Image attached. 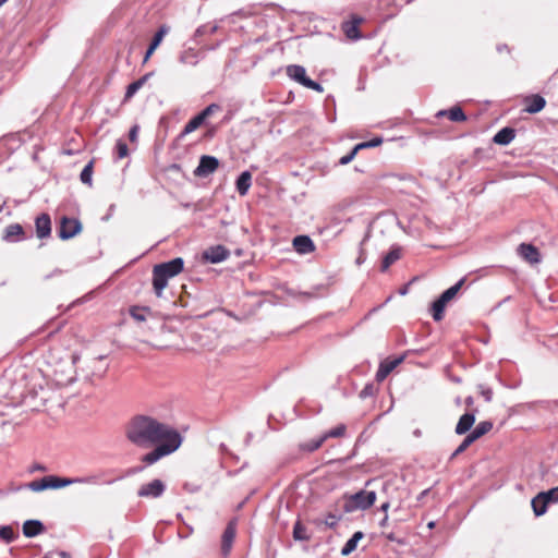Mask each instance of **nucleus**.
<instances>
[{"instance_id": "bf43d9fd", "label": "nucleus", "mask_w": 558, "mask_h": 558, "mask_svg": "<svg viewBox=\"0 0 558 558\" xmlns=\"http://www.w3.org/2000/svg\"><path fill=\"white\" fill-rule=\"evenodd\" d=\"M167 329V326L165 324L161 325V330H166Z\"/></svg>"}, {"instance_id": "6e6d98bb", "label": "nucleus", "mask_w": 558, "mask_h": 558, "mask_svg": "<svg viewBox=\"0 0 558 558\" xmlns=\"http://www.w3.org/2000/svg\"><path fill=\"white\" fill-rule=\"evenodd\" d=\"M429 529H433L435 526V522H429L428 525H427Z\"/></svg>"}, {"instance_id": "c03bdc74", "label": "nucleus", "mask_w": 558, "mask_h": 558, "mask_svg": "<svg viewBox=\"0 0 558 558\" xmlns=\"http://www.w3.org/2000/svg\"><path fill=\"white\" fill-rule=\"evenodd\" d=\"M354 157H355V154H354V151L351 150L349 154H347L340 158L339 163L348 165L354 159Z\"/></svg>"}, {"instance_id": "20e7f679", "label": "nucleus", "mask_w": 558, "mask_h": 558, "mask_svg": "<svg viewBox=\"0 0 558 558\" xmlns=\"http://www.w3.org/2000/svg\"><path fill=\"white\" fill-rule=\"evenodd\" d=\"M376 500V493L374 490H360L351 495L345 504L344 509L347 512H352L357 509L365 510L374 505Z\"/></svg>"}, {"instance_id": "412c9836", "label": "nucleus", "mask_w": 558, "mask_h": 558, "mask_svg": "<svg viewBox=\"0 0 558 558\" xmlns=\"http://www.w3.org/2000/svg\"><path fill=\"white\" fill-rule=\"evenodd\" d=\"M251 184H252V174L248 171H244L239 175V178L235 182L236 191L239 192L240 195L244 196L247 194V192L251 187Z\"/></svg>"}, {"instance_id": "e433bc0d", "label": "nucleus", "mask_w": 558, "mask_h": 558, "mask_svg": "<svg viewBox=\"0 0 558 558\" xmlns=\"http://www.w3.org/2000/svg\"><path fill=\"white\" fill-rule=\"evenodd\" d=\"M167 33H168V27L161 26L154 35V38H153L149 47H151L153 49H157Z\"/></svg>"}, {"instance_id": "0eeeda50", "label": "nucleus", "mask_w": 558, "mask_h": 558, "mask_svg": "<svg viewBox=\"0 0 558 558\" xmlns=\"http://www.w3.org/2000/svg\"><path fill=\"white\" fill-rule=\"evenodd\" d=\"M219 166V160L214 156L204 155L199 159L198 166L194 170V174L199 178L208 177L214 173Z\"/></svg>"}, {"instance_id": "37998d69", "label": "nucleus", "mask_w": 558, "mask_h": 558, "mask_svg": "<svg viewBox=\"0 0 558 558\" xmlns=\"http://www.w3.org/2000/svg\"><path fill=\"white\" fill-rule=\"evenodd\" d=\"M220 107L217 104H211L207 106L199 114L203 117L204 120H206L209 116L218 111Z\"/></svg>"}, {"instance_id": "2f4dec72", "label": "nucleus", "mask_w": 558, "mask_h": 558, "mask_svg": "<svg viewBox=\"0 0 558 558\" xmlns=\"http://www.w3.org/2000/svg\"><path fill=\"white\" fill-rule=\"evenodd\" d=\"M203 117L198 113L194 118H192L184 126L182 135L190 134L197 130L204 123Z\"/></svg>"}, {"instance_id": "f3484780", "label": "nucleus", "mask_w": 558, "mask_h": 558, "mask_svg": "<svg viewBox=\"0 0 558 558\" xmlns=\"http://www.w3.org/2000/svg\"><path fill=\"white\" fill-rule=\"evenodd\" d=\"M44 531L45 526L39 520H27L23 524V534L26 537H35Z\"/></svg>"}, {"instance_id": "09e8293b", "label": "nucleus", "mask_w": 558, "mask_h": 558, "mask_svg": "<svg viewBox=\"0 0 558 558\" xmlns=\"http://www.w3.org/2000/svg\"><path fill=\"white\" fill-rule=\"evenodd\" d=\"M363 148H368V146H367V143H366V142H363V143L357 144V145L352 149V151H354V154L356 155V154H357V151H359L360 149H363Z\"/></svg>"}, {"instance_id": "b1692460", "label": "nucleus", "mask_w": 558, "mask_h": 558, "mask_svg": "<svg viewBox=\"0 0 558 558\" xmlns=\"http://www.w3.org/2000/svg\"><path fill=\"white\" fill-rule=\"evenodd\" d=\"M363 536L364 534L361 531L355 532L342 547L341 555L349 556L351 553H353L357 547V543L363 538Z\"/></svg>"}, {"instance_id": "9b49d317", "label": "nucleus", "mask_w": 558, "mask_h": 558, "mask_svg": "<svg viewBox=\"0 0 558 558\" xmlns=\"http://www.w3.org/2000/svg\"><path fill=\"white\" fill-rule=\"evenodd\" d=\"M404 360V356H399L392 360H386L380 363L379 368L376 373L377 380H384L399 364Z\"/></svg>"}, {"instance_id": "cd10ccee", "label": "nucleus", "mask_w": 558, "mask_h": 558, "mask_svg": "<svg viewBox=\"0 0 558 558\" xmlns=\"http://www.w3.org/2000/svg\"><path fill=\"white\" fill-rule=\"evenodd\" d=\"M179 60L183 64L195 65L198 62L197 53L194 49L189 48L181 52Z\"/></svg>"}, {"instance_id": "aec40b11", "label": "nucleus", "mask_w": 558, "mask_h": 558, "mask_svg": "<svg viewBox=\"0 0 558 558\" xmlns=\"http://www.w3.org/2000/svg\"><path fill=\"white\" fill-rule=\"evenodd\" d=\"M475 422V415L472 413H465L460 418L456 426V433L458 435H463L471 429Z\"/></svg>"}, {"instance_id": "de8ad7c7", "label": "nucleus", "mask_w": 558, "mask_h": 558, "mask_svg": "<svg viewBox=\"0 0 558 558\" xmlns=\"http://www.w3.org/2000/svg\"><path fill=\"white\" fill-rule=\"evenodd\" d=\"M381 142H383V140L380 137H376L366 143H367L368 147H376V146H379L381 144Z\"/></svg>"}, {"instance_id": "4468645a", "label": "nucleus", "mask_w": 558, "mask_h": 558, "mask_svg": "<svg viewBox=\"0 0 558 558\" xmlns=\"http://www.w3.org/2000/svg\"><path fill=\"white\" fill-rule=\"evenodd\" d=\"M519 255L531 264L539 262V253L537 248L532 244L522 243L518 247Z\"/></svg>"}, {"instance_id": "9d476101", "label": "nucleus", "mask_w": 558, "mask_h": 558, "mask_svg": "<svg viewBox=\"0 0 558 558\" xmlns=\"http://www.w3.org/2000/svg\"><path fill=\"white\" fill-rule=\"evenodd\" d=\"M235 533H236V523H235V521H230L222 534L221 549H222V554L225 556H227L231 550L232 543L235 538Z\"/></svg>"}, {"instance_id": "c9c22d12", "label": "nucleus", "mask_w": 558, "mask_h": 558, "mask_svg": "<svg viewBox=\"0 0 558 558\" xmlns=\"http://www.w3.org/2000/svg\"><path fill=\"white\" fill-rule=\"evenodd\" d=\"M16 534L14 533L12 526L4 525L0 526V538L3 539L5 543H11L15 539Z\"/></svg>"}, {"instance_id": "ddd939ff", "label": "nucleus", "mask_w": 558, "mask_h": 558, "mask_svg": "<svg viewBox=\"0 0 558 558\" xmlns=\"http://www.w3.org/2000/svg\"><path fill=\"white\" fill-rule=\"evenodd\" d=\"M36 234L39 239H44L50 235L51 232V220L49 215L41 214L36 218Z\"/></svg>"}, {"instance_id": "4be33fe9", "label": "nucleus", "mask_w": 558, "mask_h": 558, "mask_svg": "<svg viewBox=\"0 0 558 558\" xmlns=\"http://www.w3.org/2000/svg\"><path fill=\"white\" fill-rule=\"evenodd\" d=\"M402 250L399 246H392L381 263V270L386 271L393 263L401 257Z\"/></svg>"}, {"instance_id": "473e14b6", "label": "nucleus", "mask_w": 558, "mask_h": 558, "mask_svg": "<svg viewBox=\"0 0 558 558\" xmlns=\"http://www.w3.org/2000/svg\"><path fill=\"white\" fill-rule=\"evenodd\" d=\"M293 538L295 541H308L310 535L307 534L306 527L301 523V521H296L293 526Z\"/></svg>"}, {"instance_id": "f03ea898", "label": "nucleus", "mask_w": 558, "mask_h": 558, "mask_svg": "<svg viewBox=\"0 0 558 558\" xmlns=\"http://www.w3.org/2000/svg\"><path fill=\"white\" fill-rule=\"evenodd\" d=\"M184 267L181 257L173 258L167 263L157 264L153 268V288L158 298L162 296L168 280L179 275Z\"/></svg>"}, {"instance_id": "680f3d73", "label": "nucleus", "mask_w": 558, "mask_h": 558, "mask_svg": "<svg viewBox=\"0 0 558 558\" xmlns=\"http://www.w3.org/2000/svg\"><path fill=\"white\" fill-rule=\"evenodd\" d=\"M426 494H427V490H424V492L421 494V496H422V497H425V495H426Z\"/></svg>"}, {"instance_id": "e2e57ef3", "label": "nucleus", "mask_w": 558, "mask_h": 558, "mask_svg": "<svg viewBox=\"0 0 558 558\" xmlns=\"http://www.w3.org/2000/svg\"><path fill=\"white\" fill-rule=\"evenodd\" d=\"M43 558H49V557H48V556H45V557H43Z\"/></svg>"}, {"instance_id": "f8f14e48", "label": "nucleus", "mask_w": 558, "mask_h": 558, "mask_svg": "<svg viewBox=\"0 0 558 558\" xmlns=\"http://www.w3.org/2000/svg\"><path fill=\"white\" fill-rule=\"evenodd\" d=\"M294 250L302 255L314 252L315 244L308 235H298L293 239Z\"/></svg>"}, {"instance_id": "f704fd0d", "label": "nucleus", "mask_w": 558, "mask_h": 558, "mask_svg": "<svg viewBox=\"0 0 558 558\" xmlns=\"http://www.w3.org/2000/svg\"><path fill=\"white\" fill-rule=\"evenodd\" d=\"M93 161H89L82 170L80 179L84 184L92 185Z\"/></svg>"}, {"instance_id": "c85d7f7f", "label": "nucleus", "mask_w": 558, "mask_h": 558, "mask_svg": "<svg viewBox=\"0 0 558 558\" xmlns=\"http://www.w3.org/2000/svg\"><path fill=\"white\" fill-rule=\"evenodd\" d=\"M447 303L441 299V298H438L433 304H432V315H433V318L436 320V322H439L444 317V311H445V307H446Z\"/></svg>"}, {"instance_id": "dca6fc26", "label": "nucleus", "mask_w": 558, "mask_h": 558, "mask_svg": "<svg viewBox=\"0 0 558 558\" xmlns=\"http://www.w3.org/2000/svg\"><path fill=\"white\" fill-rule=\"evenodd\" d=\"M525 102L527 105H526L524 111L527 113H537V112L542 111L546 105L545 98L539 95H533L531 97H527L525 99Z\"/></svg>"}, {"instance_id": "4c0bfd02", "label": "nucleus", "mask_w": 558, "mask_h": 558, "mask_svg": "<svg viewBox=\"0 0 558 558\" xmlns=\"http://www.w3.org/2000/svg\"><path fill=\"white\" fill-rule=\"evenodd\" d=\"M345 429H347L345 425L340 424V425L336 426L335 428L325 433L323 436L325 437L326 440L328 438L342 437V436H344Z\"/></svg>"}, {"instance_id": "603ef678", "label": "nucleus", "mask_w": 558, "mask_h": 558, "mask_svg": "<svg viewBox=\"0 0 558 558\" xmlns=\"http://www.w3.org/2000/svg\"><path fill=\"white\" fill-rule=\"evenodd\" d=\"M58 555L60 556V558H70V554H68L65 551H60V553H58Z\"/></svg>"}, {"instance_id": "3c124183", "label": "nucleus", "mask_w": 558, "mask_h": 558, "mask_svg": "<svg viewBox=\"0 0 558 558\" xmlns=\"http://www.w3.org/2000/svg\"><path fill=\"white\" fill-rule=\"evenodd\" d=\"M155 50L156 49H153L151 47H148V49H147V51L145 53V57H144V62H146L150 58V56L154 53Z\"/></svg>"}, {"instance_id": "6ab92c4d", "label": "nucleus", "mask_w": 558, "mask_h": 558, "mask_svg": "<svg viewBox=\"0 0 558 558\" xmlns=\"http://www.w3.org/2000/svg\"><path fill=\"white\" fill-rule=\"evenodd\" d=\"M514 136L515 132L513 129L504 128L495 134L493 141L498 145H508L513 141Z\"/></svg>"}, {"instance_id": "79ce46f5", "label": "nucleus", "mask_w": 558, "mask_h": 558, "mask_svg": "<svg viewBox=\"0 0 558 558\" xmlns=\"http://www.w3.org/2000/svg\"><path fill=\"white\" fill-rule=\"evenodd\" d=\"M28 488L33 492H41V490H45L47 489V485H46V482H45V477L38 480V481H33L28 484Z\"/></svg>"}, {"instance_id": "f257e3e1", "label": "nucleus", "mask_w": 558, "mask_h": 558, "mask_svg": "<svg viewBox=\"0 0 558 558\" xmlns=\"http://www.w3.org/2000/svg\"><path fill=\"white\" fill-rule=\"evenodd\" d=\"M125 437L134 446L154 449L142 457V462L151 465L173 453L182 444L180 433L149 415H135L125 427Z\"/></svg>"}, {"instance_id": "423d86ee", "label": "nucleus", "mask_w": 558, "mask_h": 558, "mask_svg": "<svg viewBox=\"0 0 558 558\" xmlns=\"http://www.w3.org/2000/svg\"><path fill=\"white\" fill-rule=\"evenodd\" d=\"M82 230V225L77 219L63 217L59 228V236L62 240H69Z\"/></svg>"}, {"instance_id": "72a5a7b5", "label": "nucleus", "mask_w": 558, "mask_h": 558, "mask_svg": "<svg viewBox=\"0 0 558 558\" xmlns=\"http://www.w3.org/2000/svg\"><path fill=\"white\" fill-rule=\"evenodd\" d=\"M476 439L471 435L469 434L463 440L462 442L458 446V448L453 451V453L451 454L450 459H453L456 458L457 456H459L460 453H462L463 451L466 450V448L469 446H471Z\"/></svg>"}, {"instance_id": "5701e85b", "label": "nucleus", "mask_w": 558, "mask_h": 558, "mask_svg": "<svg viewBox=\"0 0 558 558\" xmlns=\"http://www.w3.org/2000/svg\"><path fill=\"white\" fill-rule=\"evenodd\" d=\"M150 76H151V73H148V74H145L144 76H142L141 78H138L137 81L131 83L126 87L124 100L131 99L143 87V85L147 82V80Z\"/></svg>"}, {"instance_id": "a211bd4d", "label": "nucleus", "mask_w": 558, "mask_h": 558, "mask_svg": "<svg viewBox=\"0 0 558 558\" xmlns=\"http://www.w3.org/2000/svg\"><path fill=\"white\" fill-rule=\"evenodd\" d=\"M437 117L447 116L453 122H463L466 120V116L459 106H453L448 110H440L436 114Z\"/></svg>"}, {"instance_id": "a18cd8bd", "label": "nucleus", "mask_w": 558, "mask_h": 558, "mask_svg": "<svg viewBox=\"0 0 558 558\" xmlns=\"http://www.w3.org/2000/svg\"><path fill=\"white\" fill-rule=\"evenodd\" d=\"M137 135H138V126L134 125L131 128V130L129 132L130 141L135 142L137 140Z\"/></svg>"}, {"instance_id": "39448f33", "label": "nucleus", "mask_w": 558, "mask_h": 558, "mask_svg": "<svg viewBox=\"0 0 558 558\" xmlns=\"http://www.w3.org/2000/svg\"><path fill=\"white\" fill-rule=\"evenodd\" d=\"M287 75L301 84L304 87L316 90L318 93H323L324 88L319 83L314 82L313 80L306 76V70L302 65L291 64L287 66Z\"/></svg>"}, {"instance_id": "58836bf2", "label": "nucleus", "mask_w": 558, "mask_h": 558, "mask_svg": "<svg viewBox=\"0 0 558 558\" xmlns=\"http://www.w3.org/2000/svg\"><path fill=\"white\" fill-rule=\"evenodd\" d=\"M117 159H123L129 155V148L124 141L118 140L116 144Z\"/></svg>"}, {"instance_id": "5fc2aeb1", "label": "nucleus", "mask_w": 558, "mask_h": 558, "mask_svg": "<svg viewBox=\"0 0 558 558\" xmlns=\"http://www.w3.org/2000/svg\"><path fill=\"white\" fill-rule=\"evenodd\" d=\"M154 347H155V348H157V349H166V348H168L169 345H154Z\"/></svg>"}, {"instance_id": "6e6552de", "label": "nucleus", "mask_w": 558, "mask_h": 558, "mask_svg": "<svg viewBox=\"0 0 558 558\" xmlns=\"http://www.w3.org/2000/svg\"><path fill=\"white\" fill-rule=\"evenodd\" d=\"M165 489L166 486L162 481L153 480L151 482L142 485L137 495L144 498H158L163 494Z\"/></svg>"}, {"instance_id": "2eb2a0df", "label": "nucleus", "mask_w": 558, "mask_h": 558, "mask_svg": "<svg viewBox=\"0 0 558 558\" xmlns=\"http://www.w3.org/2000/svg\"><path fill=\"white\" fill-rule=\"evenodd\" d=\"M24 230L19 223L9 225L3 234V240L7 242H19L23 239Z\"/></svg>"}, {"instance_id": "7ed1b4c3", "label": "nucleus", "mask_w": 558, "mask_h": 558, "mask_svg": "<svg viewBox=\"0 0 558 558\" xmlns=\"http://www.w3.org/2000/svg\"><path fill=\"white\" fill-rule=\"evenodd\" d=\"M47 485V489H58L72 484H98V475H88L82 477H59L54 475L44 476Z\"/></svg>"}, {"instance_id": "13d9d810", "label": "nucleus", "mask_w": 558, "mask_h": 558, "mask_svg": "<svg viewBox=\"0 0 558 558\" xmlns=\"http://www.w3.org/2000/svg\"><path fill=\"white\" fill-rule=\"evenodd\" d=\"M4 205H5V203H3L2 205H0V213H2Z\"/></svg>"}, {"instance_id": "ea45409f", "label": "nucleus", "mask_w": 558, "mask_h": 558, "mask_svg": "<svg viewBox=\"0 0 558 558\" xmlns=\"http://www.w3.org/2000/svg\"><path fill=\"white\" fill-rule=\"evenodd\" d=\"M542 497H545L549 504H558V486L546 492H542Z\"/></svg>"}, {"instance_id": "393cba45", "label": "nucleus", "mask_w": 558, "mask_h": 558, "mask_svg": "<svg viewBox=\"0 0 558 558\" xmlns=\"http://www.w3.org/2000/svg\"><path fill=\"white\" fill-rule=\"evenodd\" d=\"M549 505L548 500L545 497H542V492L538 493L532 499V508L536 517L543 515L547 511V506Z\"/></svg>"}, {"instance_id": "052dcab7", "label": "nucleus", "mask_w": 558, "mask_h": 558, "mask_svg": "<svg viewBox=\"0 0 558 558\" xmlns=\"http://www.w3.org/2000/svg\"><path fill=\"white\" fill-rule=\"evenodd\" d=\"M386 522H387V517L384 518L381 525L386 524Z\"/></svg>"}, {"instance_id": "a878e982", "label": "nucleus", "mask_w": 558, "mask_h": 558, "mask_svg": "<svg viewBox=\"0 0 558 558\" xmlns=\"http://www.w3.org/2000/svg\"><path fill=\"white\" fill-rule=\"evenodd\" d=\"M130 315L136 322H145L153 316V311L149 307L132 306L130 308Z\"/></svg>"}, {"instance_id": "c756f323", "label": "nucleus", "mask_w": 558, "mask_h": 558, "mask_svg": "<svg viewBox=\"0 0 558 558\" xmlns=\"http://www.w3.org/2000/svg\"><path fill=\"white\" fill-rule=\"evenodd\" d=\"M493 428V423L489 421L480 422L475 428L470 433L476 440L487 434Z\"/></svg>"}, {"instance_id": "a19ab883", "label": "nucleus", "mask_w": 558, "mask_h": 558, "mask_svg": "<svg viewBox=\"0 0 558 558\" xmlns=\"http://www.w3.org/2000/svg\"><path fill=\"white\" fill-rule=\"evenodd\" d=\"M326 441L325 437L324 436H320L319 438L317 439H313L311 441H308L304 448L308 451H314L316 449H318L324 442Z\"/></svg>"}, {"instance_id": "8fccbe9b", "label": "nucleus", "mask_w": 558, "mask_h": 558, "mask_svg": "<svg viewBox=\"0 0 558 558\" xmlns=\"http://www.w3.org/2000/svg\"><path fill=\"white\" fill-rule=\"evenodd\" d=\"M483 396H484L486 401H490L492 400V396H493V391L490 389H486V390L483 391Z\"/></svg>"}, {"instance_id": "bb28decb", "label": "nucleus", "mask_w": 558, "mask_h": 558, "mask_svg": "<svg viewBox=\"0 0 558 558\" xmlns=\"http://www.w3.org/2000/svg\"><path fill=\"white\" fill-rule=\"evenodd\" d=\"M361 22H362V19H356L352 23H345L344 24L343 29H344V33H345L348 38L355 40V39H359L361 37L359 28H357V25Z\"/></svg>"}, {"instance_id": "4d7b16f0", "label": "nucleus", "mask_w": 558, "mask_h": 558, "mask_svg": "<svg viewBox=\"0 0 558 558\" xmlns=\"http://www.w3.org/2000/svg\"><path fill=\"white\" fill-rule=\"evenodd\" d=\"M8 0H0V7L3 5Z\"/></svg>"}, {"instance_id": "7c9ffc66", "label": "nucleus", "mask_w": 558, "mask_h": 558, "mask_svg": "<svg viewBox=\"0 0 558 558\" xmlns=\"http://www.w3.org/2000/svg\"><path fill=\"white\" fill-rule=\"evenodd\" d=\"M464 281V278L460 279L456 284L444 291L439 298H441L446 303H448L457 295L459 290L462 288Z\"/></svg>"}, {"instance_id": "864d4df0", "label": "nucleus", "mask_w": 558, "mask_h": 558, "mask_svg": "<svg viewBox=\"0 0 558 558\" xmlns=\"http://www.w3.org/2000/svg\"><path fill=\"white\" fill-rule=\"evenodd\" d=\"M388 508H389V504L388 502H385V504L381 505V510L383 511H387Z\"/></svg>"}, {"instance_id": "49530a36", "label": "nucleus", "mask_w": 558, "mask_h": 558, "mask_svg": "<svg viewBox=\"0 0 558 558\" xmlns=\"http://www.w3.org/2000/svg\"><path fill=\"white\" fill-rule=\"evenodd\" d=\"M338 522V518L336 515L329 514L325 520V524L329 527H333Z\"/></svg>"}, {"instance_id": "1a4fd4ad", "label": "nucleus", "mask_w": 558, "mask_h": 558, "mask_svg": "<svg viewBox=\"0 0 558 558\" xmlns=\"http://www.w3.org/2000/svg\"><path fill=\"white\" fill-rule=\"evenodd\" d=\"M228 257L229 251L222 245L210 246L203 253V258L213 264L221 263Z\"/></svg>"}]
</instances>
